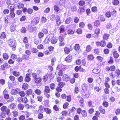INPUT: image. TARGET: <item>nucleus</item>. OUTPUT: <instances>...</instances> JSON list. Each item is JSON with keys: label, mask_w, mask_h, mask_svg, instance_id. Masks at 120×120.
Here are the masks:
<instances>
[{"label": "nucleus", "mask_w": 120, "mask_h": 120, "mask_svg": "<svg viewBox=\"0 0 120 120\" xmlns=\"http://www.w3.org/2000/svg\"><path fill=\"white\" fill-rule=\"evenodd\" d=\"M8 43L9 46L12 47V49L13 50L15 49L16 43L15 40L13 39H10L8 41Z\"/></svg>", "instance_id": "nucleus-1"}, {"label": "nucleus", "mask_w": 120, "mask_h": 120, "mask_svg": "<svg viewBox=\"0 0 120 120\" xmlns=\"http://www.w3.org/2000/svg\"><path fill=\"white\" fill-rule=\"evenodd\" d=\"M82 96L84 98H87L89 96L90 93L88 90H87L86 87L82 88Z\"/></svg>", "instance_id": "nucleus-2"}, {"label": "nucleus", "mask_w": 120, "mask_h": 120, "mask_svg": "<svg viewBox=\"0 0 120 120\" xmlns=\"http://www.w3.org/2000/svg\"><path fill=\"white\" fill-rule=\"evenodd\" d=\"M39 19V18L38 17L35 18L32 20L31 23V24L33 26H34L37 25L38 23Z\"/></svg>", "instance_id": "nucleus-3"}, {"label": "nucleus", "mask_w": 120, "mask_h": 120, "mask_svg": "<svg viewBox=\"0 0 120 120\" xmlns=\"http://www.w3.org/2000/svg\"><path fill=\"white\" fill-rule=\"evenodd\" d=\"M70 77L67 74H64L62 77L63 80L64 81L67 82L70 80Z\"/></svg>", "instance_id": "nucleus-4"}, {"label": "nucleus", "mask_w": 120, "mask_h": 120, "mask_svg": "<svg viewBox=\"0 0 120 120\" xmlns=\"http://www.w3.org/2000/svg\"><path fill=\"white\" fill-rule=\"evenodd\" d=\"M19 89L16 88L13 89L11 91V93L12 95H15L17 94H19Z\"/></svg>", "instance_id": "nucleus-5"}, {"label": "nucleus", "mask_w": 120, "mask_h": 120, "mask_svg": "<svg viewBox=\"0 0 120 120\" xmlns=\"http://www.w3.org/2000/svg\"><path fill=\"white\" fill-rule=\"evenodd\" d=\"M92 71L93 73L95 74H98L100 71V69L98 67H96L93 69L92 70Z\"/></svg>", "instance_id": "nucleus-6"}, {"label": "nucleus", "mask_w": 120, "mask_h": 120, "mask_svg": "<svg viewBox=\"0 0 120 120\" xmlns=\"http://www.w3.org/2000/svg\"><path fill=\"white\" fill-rule=\"evenodd\" d=\"M16 107V105L14 103H12L8 106V108L12 110L14 109Z\"/></svg>", "instance_id": "nucleus-7"}, {"label": "nucleus", "mask_w": 120, "mask_h": 120, "mask_svg": "<svg viewBox=\"0 0 120 120\" xmlns=\"http://www.w3.org/2000/svg\"><path fill=\"white\" fill-rule=\"evenodd\" d=\"M15 5L12 4L9 5L8 7V8L9 9L10 11H14Z\"/></svg>", "instance_id": "nucleus-8"}, {"label": "nucleus", "mask_w": 120, "mask_h": 120, "mask_svg": "<svg viewBox=\"0 0 120 120\" xmlns=\"http://www.w3.org/2000/svg\"><path fill=\"white\" fill-rule=\"evenodd\" d=\"M7 93V91L5 90L4 91L3 94L4 95V98L6 99H8L9 97L8 94Z\"/></svg>", "instance_id": "nucleus-9"}, {"label": "nucleus", "mask_w": 120, "mask_h": 120, "mask_svg": "<svg viewBox=\"0 0 120 120\" xmlns=\"http://www.w3.org/2000/svg\"><path fill=\"white\" fill-rule=\"evenodd\" d=\"M71 55H69L65 58V61L68 62H70L71 61Z\"/></svg>", "instance_id": "nucleus-10"}, {"label": "nucleus", "mask_w": 120, "mask_h": 120, "mask_svg": "<svg viewBox=\"0 0 120 120\" xmlns=\"http://www.w3.org/2000/svg\"><path fill=\"white\" fill-rule=\"evenodd\" d=\"M34 81L36 83L39 84L41 82L42 79L41 78L37 77L34 79Z\"/></svg>", "instance_id": "nucleus-11"}, {"label": "nucleus", "mask_w": 120, "mask_h": 120, "mask_svg": "<svg viewBox=\"0 0 120 120\" xmlns=\"http://www.w3.org/2000/svg\"><path fill=\"white\" fill-rule=\"evenodd\" d=\"M58 40L57 38L56 37H53L52 38L51 40V42L52 44H55L57 42Z\"/></svg>", "instance_id": "nucleus-12"}, {"label": "nucleus", "mask_w": 120, "mask_h": 120, "mask_svg": "<svg viewBox=\"0 0 120 120\" xmlns=\"http://www.w3.org/2000/svg\"><path fill=\"white\" fill-rule=\"evenodd\" d=\"M33 90L31 89H29L26 91V96H28L29 95H31L32 93Z\"/></svg>", "instance_id": "nucleus-13"}, {"label": "nucleus", "mask_w": 120, "mask_h": 120, "mask_svg": "<svg viewBox=\"0 0 120 120\" xmlns=\"http://www.w3.org/2000/svg\"><path fill=\"white\" fill-rule=\"evenodd\" d=\"M44 111L46 113L48 114H50L52 112L51 110L48 108H45Z\"/></svg>", "instance_id": "nucleus-14"}, {"label": "nucleus", "mask_w": 120, "mask_h": 120, "mask_svg": "<svg viewBox=\"0 0 120 120\" xmlns=\"http://www.w3.org/2000/svg\"><path fill=\"white\" fill-rule=\"evenodd\" d=\"M18 108L19 110H23L24 108V106L22 104L20 103L18 105Z\"/></svg>", "instance_id": "nucleus-15"}, {"label": "nucleus", "mask_w": 120, "mask_h": 120, "mask_svg": "<svg viewBox=\"0 0 120 120\" xmlns=\"http://www.w3.org/2000/svg\"><path fill=\"white\" fill-rule=\"evenodd\" d=\"M44 106L42 105H40L39 107V109L38 111H40V112L41 113H43L44 111Z\"/></svg>", "instance_id": "nucleus-16"}, {"label": "nucleus", "mask_w": 120, "mask_h": 120, "mask_svg": "<svg viewBox=\"0 0 120 120\" xmlns=\"http://www.w3.org/2000/svg\"><path fill=\"white\" fill-rule=\"evenodd\" d=\"M28 85L27 83H25L23 84L22 88L24 90H26L28 88Z\"/></svg>", "instance_id": "nucleus-17"}, {"label": "nucleus", "mask_w": 120, "mask_h": 120, "mask_svg": "<svg viewBox=\"0 0 120 120\" xmlns=\"http://www.w3.org/2000/svg\"><path fill=\"white\" fill-rule=\"evenodd\" d=\"M44 91L47 93L50 92V90L49 86H46L45 87Z\"/></svg>", "instance_id": "nucleus-18"}, {"label": "nucleus", "mask_w": 120, "mask_h": 120, "mask_svg": "<svg viewBox=\"0 0 120 120\" xmlns=\"http://www.w3.org/2000/svg\"><path fill=\"white\" fill-rule=\"evenodd\" d=\"M99 110L100 112L103 114L105 113V109L103 108L102 106H100L99 107Z\"/></svg>", "instance_id": "nucleus-19"}, {"label": "nucleus", "mask_w": 120, "mask_h": 120, "mask_svg": "<svg viewBox=\"0 0 120 120\" xmlns=\"http://www.w3.org/2000/svg\"><path fill=\"white\" fill-rule=\"evenodd\" d=\"M94 58V56L92 54H90L88 55L87 56L88 59L90 60H93Z\"/></svg>", "instance_id": "nucleus-20"}, {"label": "nucleus", "mask_w": 120, "mask_h": 120, "mask_svg": "<svg viewBox=\"0 0 120 120\" xmlns=\"http://www.w3.org/2000/svg\"><path fill=\"white\" fill-rule=\"evenodd\" d=\"M113 55L115 59H117L119 56V54L115 51L113 52Z\"/></svg>", "instance_id": "nucleus-21"}, {"label": "nucleus", "mask_w": 120, "mask_h": 120, "mask_svg": "<svg viewBox=\"0 0 120 120\" xmlns=\"http://www.w3.org/2000/svg\"><path fill=\"white\" fill-rule=\"evenodd\" d=\"M3 56L4 59L6 60H7L9 57L8 54L6 53H3Z\"/></svg>", "instance_id": "nucleus-22"}, {"label": "nucleus", "mask_w": 120, "mask_h": 120, "mask_svg": "<svg viewBox=\"0 0 120 120\" xmlns=\"http://www.w3.org/2000/svg\"><path fill=\"white\" fill-rule=\"evenodd\" d=\"M60 30V33H61L64 32L65 31L64 27V26H61L59 28Z\"/></svg>", "instance_id": "nucleus-23"}, {"label": "nucleus", "mask_w": 120, "mask_h": 120, "mask_svg": "<svg viewBox=\"0 0 120 120\" xmlns=\"http://www.w3.org/2000/svg\"><path fill=\"white\" fill-rule=\"evenodd\" d=\"M12 113L14 117L17 116L19 114L18 112L14 110L12 111Z\"/></svg>", "instance_id": "nucleus-24"}, {"label": "nucleus", "mask_w": 120, "mask_h": 120, "mask_svg": "<svg viewBox=\"0 0 120 120\" xmlns=\"http://www.w3.org/2000/svg\"><path fill=\"white\" fill-rule=\"evenodd\" d=\"M109 34H105L103 36V38L105 40H107L109 38Z\"/></svg>", "instance_id": "nucleus-25"}, {"label": "nucleus", "mask_w": 120, "mask_h": 120, "mask_svg": "<svg viewBox=\"0 0 120 120\" xmlns=\"http://www.w3.org/2000/svg\"><path fill=\"white\" fill-rule=\"evenodd\" d=\"M7 109V107L6 106L3 105L0 108V109L2 111L4 112H5Z\"/></svg>", "instance_id": "nucleus-26"}, {"label": "nucleus", "mask_w": 120, "mask_h": 120, "mask_svg": "<svg viewBox=\"0 0 120 120\" xmlns=\"http://www.w3.org/2000/svg\"><path fill=\"white\" fill-rule=\"evenodd\" d=\"M26 76L25 78V81L26 82H29L30 81V78L29 75H28L27 74H26Z\"/></svg>", "instance_id": "nucleus-27"}, {"label": "nucleus", "mask_w": 120, "mask_h": 120, "mask_svg": "<svg viewBox=\"0 0 120 120\" xmlns=\"http://www.w3.org/2000/svg\"><path fill=\"white\" fill-rule=\"evenodd\" d=\"M71 17H69L67 18L65 21V23H66L69 24L71 21Z\"/></svg>", "instance_id": "nucleus-28"}, {"label": "nucleus", "mask_w": 120, "mask_h": 120, "mask_svg": "<svg viewBox=\"0 0 120 120\" xmlns=\"http://www.w3.org/2000/svg\"><path fill=\"white\" fill-rule=\"evenodd\" d=\"M119 2V1L118 0H114L112 2L113 4L115 5H116L118 4Z\"/></svg>", "instance_id": "nucleus-29"}, {"label": "nucleus", "mask_w": 120, "mask_h": 120, "mask_svg": "<svg viewBox=\"0 0 120 120\" xmlns=\"http://www.w3.org/2000/svg\"><path fill=\"white\" fill-rule=\"evenodd\" d=\"M64 51L65 53L68 54L70 52L69 49L67 47H65L64 49Z\"/></svg>", "instance_id": "nucleus-30"}, {"label": "nucleus", "mask_w": 120, "mask_h": 120, "mask_svg": "<svg viewBox=\"0 0 120 120\" xmlns=\"http://www.w3.org/2000/svg\"><path fill=\"white\" fill-rule=\"evenodd\" d=\"M28 101V99L26 97H24L22 98V102L24 103H26Z\"/></svg>", "instance_id": "nucleus-31"}, {"label": "nucleus", "mask_w": 120, "mask_h": 120, "mask_svg": "<svg viewBox=\"0 0 120 120\" xmlns=\"http://www.w3.org/2000/svg\"><path fill=\"white\" fill-rule=\"evenodd\" d=\"M120 75V71L119 69H117L115 72V75L118 77Z\"/></svg>", "instance_id": "nucleus-32"}, {"label": "nucleus", "mask_w": 120, "mask_h": 120, "mask_svg": "<svg viewBox=\"0 0 120 120\" xmlns=\"http://www.w3.org/2000/svg\"><path fill=\"white\" fill-rule=\"evenodd\" d=\"M74 33V31L72 30H69L67 32V34H73Z\"/></svg>", "instance_id": "nucleus-33"}, {"label": "nucleus", "mask_w": 120, "mask_h": 120, "mask_svg": "<svg viewBox=\"0 0 120 120\" xmlns=\"http://www.w3.org/2000/svg\"><path fill=\"white\" fill-rule=\"evenodd\" d=\"M13 75L16 77L20 75L19 72L16 71H13Z\"/></svg>", "instance_id": "nucleus-34"}, {"label": "nucleus", "mask_w": 120, "mask_h": 120, "mask_svg": "<svg viewBox=\"0 0 120 120\" xmlns=\"http://www.w3.org/2000/svg\"><path fill=\"white\" fill-rule=\"evenodd\" d=\"M31 51L33 53H36L38 52V50L36 48H34L31 49Z\"/></svg>", "instance_id": "nucleus-35"}, {"label": "nucleus", "mask_w": 120, "mask_h": 120, "mask_svg": "<svg viewBox=\"0 0 120 120\" xmlns=\"http://www.w3.org/2000/svg\"><path fill=\"white\" fill-rule=\"evenodd\" d=\"M19 94L20 96L21 97H23L25 95V93L23 91H20V89Z\"/></svg>", "instance_id": "nucleus-36"}, {"label": "nucleus", "mask_w": 120, "mask_h": 120, "mask_svg": "<svg viewBox=\"0 0 120 120\" xmlns=\"http://www.w3.org/2000/svg\"><path fill=\"white\" fill-rule=\"evenodd\" d=\"M24 6V4L21 3H18L17 4V7L19 8H21Z\"/></svg>", "instance_id": "nucleus-37"}, {"label": "nucleus", "mask_w": 120, "mask_h": 120, "mask_svg": "<svg viewBox=\"0 0 120 120\" xmlns=\"http://www.w3.org/2000/svg\"><path fill=\"white\" fill-rule=\"evenodd\" d=\"M35 93L38 95H40L41 93V91L40 90L38 89H36L34 90Z\"/></svg>", "instance_id": "nucleus-38"}, {"label": "nucleus", "mask_w": 120, "mask_h": 120, "mask_svg": "<svg viewBox=\"0 0 120 120\" xmlns=\"http://www.w3.org/2000/svg\"><path fill=\"white\" fill-rule=\"evenodd\" d=\"M14 11H11V12L10 14V15L11 18H14L15 16V14L14 13Z\"/></svg>", "instance_id": "nucleus-39"}, {"label": "nucleus", "mask_w": 120, "mask_h": 120, "mask_svg": "<svg viewBox=\"0 0 120 120\" xmlns=\"http://www.w3.org/2000/svg\"><path fill=\"white\" fill-rule=\"evenodd\" d=\"M8 66V64L7 63L4 64L3 65L1 66L2 69L4 70L5 69V68H7V66Z\"/></svg>", "instance_id": "nucleus-40"}, {"label": "nucleus", "mask_w": 120, "mask_h": 120, "mask_svg": "<svg viewBox=\"0 0 120 120\" xmlns=\"http://www.w3.org/2000/svg\"><path fill=\"white\" fill-rule=\"evenodd\" d=\"M80 48L79 45L78 44H76L75 46V49L76 50H78Z\"/></svg>", "instance_id": "nucleus-41"}, {"label": "nucleus", "mask_w": 120, "mask_h": 120, "mask_svg": "<svg viewBox=\"0 0 120 120\" xmlns=\"http://www.w3.org/2000/svg\"><path fill=\"white\" fill-rule=\"evenodd\" d=\"M54 10L56 12H58L60 10V8L57 5H55L54 6Z\"/></svg>", "instance_id": "nucleus-42"}, {"label": "nucleus", "mask_w": 120, "mask_h": 120, "mask_svg": "<svg viewBox=\"0 0 120 120\" xmlns=\"http://www.w3.org/2000/svg\"><path fill=\"white\" fill-rule=\"evenodd\" d=\"M25 106L27 109H30L32 108V105L30 106L28 104H26L25 105Z\"/></svg>", "instance_id": "nucleus-43"}, {"label": "nucleus", "mask_w": 120, "mask_h": 120, "mask_svg": "<svg viewBox=\"0 0 120 120\" xmlns=\"http://www.w3.org/2000/svg\"><path fill=\"white\" fill-rule=\"evenodd\" d=\"M92 48L91 47L90 45L87 46L86 48V50L87 52H89Z\"/></svg>", "instance_id": "nucleus-44"}, {"label": "nucleus", "mask_w": 120, "mask_h": 120, "mask_svg": "<svg viewBox=\"0 0 120 120\" xmlns=\"http://www.w3.org/2000/svg\"><path fill=\"white\" fill-rule=\"evenodd\" d=\"M11 57L14 60H15L17 58V56L14 54H12L11 55Z\"/></svg>", "instance_id": "nucleus-45"}, {"label": "nucleus", "mask_w": 120, "mask_h": 120, "mask_svg": "<svg viewBox=\"0 0 120 120\" xmlns=\"http://www.w3.org/2000/svg\"><path fill=\"white\" fill-rule=\"evenodd\" d=\"M65 85V84L64 83L62 82H61L59 83L58 84V86L60 88H62Z\"/></svg>", "instance_id": "nucleus-46"}, {"label": "nucleus", "mask_w": 120, "mask_h": 120, "mask_svg": "<svg viewBox=\"0 0 120 120\" xmlns=\"http://www.w3.org/2000/svg\"><path fill=\"white\" fill-rule=\"evenodd\" d=\"M0 38L2 39L5 38L6 37V35L5 33H2L0 36Z\"/></svg>", "instance_id": "nucleus-47"}, {"label": "nucleus", "mask_w": 120, "mask_h": 120, "mask_svg": "<svg viewBox=\"0 0 120 120\" xmlns=\"http://www.w3.org/2000/svg\"><path fill=\"white\" fill-rule=\"evenodd\" d=\"M106 45L105 42V41H101L100 42V46L101 47H104Z\"/></svg>", "instance_id": "nucleus-48"}, {"label": "nucleus", "mask_w": 120, "mask_h": 120, "mask_svg": "<svg viewBox=\"0 0 120 120\" xmlns=\"http://www.w3.org/2000/svg\"><path fill=\"white\" fill-rule=\"evenodd\" d=\"M94 33L97 34H98L100 32V30L99 28H97L94 31Z\"/></svg>", "instance_id": "nucleus-49"}, {"label": "nucleus", "mask_w": 120, "mask_h": 120, "mask_svg": "<svg viewBox=\"0 0 120 120\" xmlns=\"http://www.w3.org/2000/svg\"><path fill=\"white\" fill-rule=\"evenodd\" d=\"M50 9L48 7L46 8L44 11V12L45 13H49L50 11Z\"/></svg>", "instance_id": "nucleus-50"}, {"label": "nucleus", "mask_w": 120, "mask_h": 120, "mask_svg": "<svg viewBox=\"0 0 120 120\" xmlns=\"http://www.w3.org/2000/svg\"><path fill=\"white\" fill-rule=\"evenodd\" d=\"M65 2V0H60L59 1L60 4L61 5H64Z\"/></svg>", "instance_id": "nucleus-51"}, {"label": "nucleus", "mask_w": 120, "mask_h": 120, "mask_svg": "<svg viewBox=\"0 0 120 120\" xmlns=\"http://www.w3.org/2000/svg\"><path fill=\"white\" fill-rule=\"evenodd\" d=\"M82 114L84 116H86L87 115V112L85 110L82 111Z\"/></svg>", "instance_id": "nucleus-52"}, {"label": "nucleus", "mask_w": 120, "mask_h": 120, "mask_svg": "<svg viewBox=\"0 0 120 120\" xmlns=\"http://www.w3.org/2000/svg\"><path fill=\"white\" fill-rule=\"evenodd\" d=\"M19 120H26L25 116L22 115L20 116L19 117Z\"/></svg>", "instance_id": "nucleus-53"}, {"label": "nucleus", "mask_w": 120, "mask_h": 120, "mask_svg": "<svg viewBox=\"0 0 120 120\" xmlns=\"http://www.w3.org/2000/svg\"><path fill=\"white\" fill-rule=\"evenodd\" d=\"M44 34L43 33L40 32L38 34V37L39 38H41L43 37Z\"/></svg>", "instance_id": "nucleus-54"}, {"label": "nucleus", "mask_w": 120, "mask_h": 120, "mask_svg": "<svg viewBox=\"0 0 120 120\" xmlns=\"http://www.w3.org/2000/svg\"><path fill=\"white\" fill-rule=\"evenodd\" d=\"M23 58L25 60H28L29 59V56L27 55H24L23 56Z\"/></svg>", "instance_id": "nucleus-55"}, {"label": "nucleus", "mask_w": 120, "mask_h": 120, "mask_svg": "<svg viewBox=\"0 0 120 120\" xmlns=\"http://www.w3.org/2000/svg\"><path fill=\"white\" fill-rule=\"evenodd\" d=\"M15 29V27L13 25H12L11 26L10 30L11 32H13Z\"/></svg>", "instance_id": "nucleus-56"}, {"label": "nucleus", "mask_w": 120, "mask_h": 120, "mask_svg": "<svg viewBox=\"0 0 120 120\" xmlns=\"http://www.w3.org/2000/svg\"><path fill=\"white\" fill-rule=\"evenodd\" d=\"M106 27L108 29H110L112 28V25L111 23H108L106 26Z\"/></svg>", "instance_id": "nucleus-57"}, {"label": "nucleus", "mask_w": 120, "mask_h": 120, "mask_svg": "<svg viewBox=\"0 0 120 120\" xmlns=\"http://www.w3.org/2000/svg\"><path fill=\"white\" fill-rule=\"evenodd\" d=\"M38 117L39 119H41L43 117V114L41 113H39L38 114Z\"/></svg>", "instance_id": "nucleus-58"}, {"label": "nucleus", "mask_w": 120, "mask_h": 120, "mask_svg": "<svg viewBox=\"0 0 120 120\" xmlns=\"http://www.w3.org/2000/svg\"><path fill=\"white\" fill-rule=\"evenodd\" d=\"M41 20L43 23H44L46 22L47 20L45 17H42V18Z\"/></svg>", "instance_id": "nucleus-59"}, {"label": "nucleus", "mask_w": 120, "mask_h": 120, "mask_svg": "<svg viewBox=\"0 0 120 120\" xmlns=\"http://www.w3.org/2000/svg\"><path fill=\"white\" fill-rule=\"evenodd\" d=\"M85 24L83 22H81L79 23V27L81 28H83L85 26Z\"/></svg>", "instance_id": "nucleus-60"}, {"label": "nucleus", "mask_w": 120, "mask_h": 120, "mask_svg": "<svg viewBox=\"0 0 120 120\" xmlns=\"http://www.w3.org/2000/svg\"><path fill=\"white\" fill-rule=\"evenodd\" d=\"M106 16L108 17H109L111 16V12L110 11L107 12L105 14Z\"/></svg>", "instance_id": "nucleus-61"}, {"label": "nucleus", "mask_w": 120, "mask_h": 120, "mask_svg": "<svg viewBox=\"0 0 120 120\" xmlns=\"http://www.w3.org/2000/svg\"><path fill=\"white\" fill-rule=\"evenodd\" d=\"M9 78L10 80L12 81H14L15 79V78L13 76H11L9 77Z\"/></svg>", "instance_id": "nucleus-62"}, {"label": "nucleus", "mask_w": 120, "mask_h": 120, "mask_svg": "<svg viewBox=\"0 0 120 120\" xmlns=\"http://www.w3.org/2000/svg\"><path fill=\"white\" fill-rule=\"evenodd\" d=\"M79 4L80 6H83L85 4V2L83 0H81L79 2Z\"/></svg>", "instance_id": "nucleus-63"}, {"label": "nucleus", "mask_w": 120, "mask_h": 120, "mask_svg": "<svg viewBox=\"0 0 120 120\" xmlns=\"http://www.w3.org/2000/svg\"><path fill=\"white\" fill-rule=\"evenodd\" d=\"M50 86L51 89H54L55 87V84L54 83H52L50 85Z\"/></svg>", "instance_id": "nucleus-64"}]
</instances>
